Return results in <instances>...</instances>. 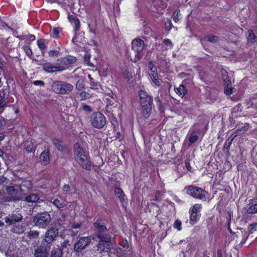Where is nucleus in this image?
<instances>
[{
    "label": "nucleus",
    "mask_w": 257,
    "mask_h": 257,
    "mask_svg": "<svg viewBox=\"0 0 257 257\" xmlns=\"http://www.w3.org/2000/svg\"><path fill=\"white\" fill-rule=\"evenodd\" d=\"M81 226V223H79L78 222L74 223L72 225V227L74 229L79 228Z\"/></svg>",
    "instance_id": "obj_60"
},
{
    "label": "nucleus",
    "mask_w": 257,
    "mask_h": 257,
    "mask_svg": "<svg viewBox=\"0 0 257 257\" xmlns=\"http://www.w3.org/2000/svg\"><path fill=\"white\" fill-rule=\"evenodd\" d=\"M39 199V197L36 194H31L25 198V201L28 202H36Z\"/></svg>",
    "instance_id": "obj_36"
},
{
    "label": "nucleus",
    "mask_w": 257,
    "mask_h": 257,
    "mask_svg": "<svg viewBox=\"0 0 257 257\" xmlns=\"http://www.w3.org/2000/svg\"><path fill=\"white\" fill-rule=\"evenodd\" d=\"M181 14L180 10H176L173 13L172 18L173 21L177 23L178 22L180 19Z\"/></svg>",
    "instance_id": "obj_41"
},
{
    "label": "nucleus",
    "mask_w": 257,
    "mask_h": 257,
    "mask_svg": "<svg viewBox=\"0 0 257 257\" xmlns=\"http://www.w3.org/2000/svg\"><path fill=\"white\" fill-rule=\"evenodd\" d=\"M205 40L208 41V42L212 43H215L217 42L218 40V37L216 36H214L212 35H208L206 36L204 38Z\"/></svg>",
    "instance_id": "obj_39"
},
{
    "label": "nucleus",
    "mask_w": 257,
    "mask_h": 257,
    "mask_svg": "<svg viewBox=\"0 0 257 257\" xmlns=\"http://www.w3.org/2000/svg\"><path fill=\"white\" fill-rule=\"evenodd\" d=\"M62 30L60 28H54L53 29V37L58 38Z\"/></svg>",
    "instance_id": "obj_52"
},
{
    "label": "nucleus",
    "mask_w": 257,
    "mask_h": 257,
    "mask_svg": "<svg viewBox=\"0 0 257 257\" xmlns=\"http://www.w3.org/2000/svg\"><path fill=\"white\" fill-rule=\"evenodd\" d=\"M142 107V114L143 116L145 118H148L150 116L152 112V106L147 105V106Z\"/></svg>",
    "instance_id": "obj_31"
},
{
    "label": "nucleus",
    "mask_w": 257,
    "mask_h": 257,
    "mask_svg": "<svg viewBox=\"0 0 257 257\" xmlns=\"http://www.w3.org/2000/svg\"><path fill=\"white\" fill-rule=\"evenodd\" d=\"M175 92L182 98L187 93L188 90L183 84H180L178 87L174 86Z\"/></svg>",
    "instance_id": "obj_22"
},
{
    "label": "nucleus",
    "mask_w": 257,
    "mask_h": 257,
    "mask_svg": "<svg viewBox=\"0 0 257 257\" xmlns=\"http://www.w3.org/2000/svg\"><path fill=\"white\" fill-rule=\"evenodd\" d=\"M163 43L164 44H165L166 46H168L170 47V48H173V44L171 42V41L169 39H165L163 40Z\"/></svg>",
    "instance_id": "obj_56"
},
{
    "label": "nucleus",
    "mask_w": 257,
    "mask_h": 257,
    "mask_svg": "<svg viewBox=\"0 0 257 257\" xmlns=\"http://www.w3.org/2000/svg\"><path fill=\"white\" fill-rule=\"evenodd\" d=\"M241 111V106L240 104H238L233 107L231 109V113L232 114L237 113L238 112Z\"/></svg>",
    "instance_id": "obj_49"
},
{
    "label": "nucleus",
    "mask_w": 257,
    "mask_h": 257,
    "mask_svg": "<svg viewBox=\"0 0 257 257\" xmlns=\"http://www.w3.org/2000/svg\"><path fill=\"white\" fill-rule=\"evenodd\" d=\"M114 192L115 196L119 199L121 203H123L125 202L126 198L123 191L121 188L116 187L114 188Z\"/></svg>",
    "instance_id": "obj_18"
},
{
    "label": "nucleus",
    "mask_w": 257,
    "mask_h": 257,
    "mask_svg": "<svg viewBox=\"0 0 257 257\" xmlns=\"http://www.w3.org/2000/svg\"><path fill=\"white\" fill-rule=\"evenodd\" d=\"M48 255V250L45 245H40L35 250V257H47Z\"/></svg>",
    "instance_id": "obj_13"
},
{
    "label": "nucleus",
    "mask_w": 257,
    "mask_h": 257,
    "mask_svg": "<svg viewBox=\"0 0 257 257\" xmlns=\"http://www.w3.org/2000/svg\"><path fill=\"white\" fill-rule=\"evenodd\" d=\"M132 50L134 53V58L132 61L136 62L140 60L144 55L145 50V43L143 40L137 38L132 42Z\"/></svg>",
    "instance_id": "obj_2"
},
{
    "label": "nucleus",
    "mask_w": 257,
    "mask_h": 257,
    "mask_svg": "<svg viewBox=\"0 0 257 257\" xmlns=\"http://www.w3.org/2000/svg\"><path fill=\"white\" fill-rule=\"evenodd\" d=\"M39 235V232L36 230H30L28 232V236L31 239L37 238Z\"/></svg>",
    "instance_id": "obj_45"
},
{
    "label": "nucleus",
    "mask_w": 257,
    "mask_h": 257,
    "mask_svg": "<svg viewBox=\"0 0 257 257\" xmlns=\"http://www.w3.org/2000/svg\"><path fill=\"white\" fill-rule=\"evenodd\" d=\"M224 93L226 95H229L232 93V87L231 86V83L229 84H227V83H224Z\"/></svg>",
    "instance_id": "obj_42"
},
{
    "label": "nucleus",
    "mask_w": 257,
    "mask_h": 257,
    "mask_svg": "<svg viewBox=\"0 0 257 257\" xmlns=\"http://www.w3.org/2000/svg\"><path fill=\"white\" fill-rule=\"evenodd\" d=\"M234 137H233L231 135L226 140L223 146V151L227 153L229 152V150L230 149V147L233 141Z\"/></svg>",
    "instance_id": "obj_30"
},
{
    "label": "nucleus",
    "mask_w": 257,
    "mask_h": 257,
    "mask_svg": "<svg viewBox=\"0 0 257 257\" xmlns=\"http://www.w3.org/2000/svg\"><path fill=\"white\" fill-rule=\"evenodd\" d=\"M91 236H84L80 237L75 243L74 249L75 251L79 252L84 249L91 242Z\"/></svg>",
    "instance_id": "obj_9"
},
{
    "label": "nucleus",
    "mask_w": 257,
    "mask_h": 257,
    "mask_svg": "<svg viewBox=\"0 0 257 257\" xmlns=\"http://www.w3.org/2000/svg\"><path fill=\"white\" fill-rule=\"evenodd\" d=\"M49 151L48 149L44 150L40 155V161L42 164L46 165L50 162Z\"/></svg>",
    "instance_id": "obj_16"
},
{
    "label": "nucleus",
    "mask_w": 257,
    "mask_h": 257,
    "mask_svg": "<svg viewBox=\"0 0 257 257\" xmlns=\"http://www.w3.org/2000/svg\"><path fill=\"white\" fill-rule=\"evenodd\" d=\"M69 21L74 25V30L77 31L80 28V22L78 19L74 15H69L68 17Z\"/></svg>",
    "instance_id": "obj_25"
},
{
    "label": "nucleus",
    "mask_w": 257,
    "mask_h": 257,
    "mask_svg": "<svg viewBox=\"0 0 257 257\" xmlns=\"http://www.w3.org/2000/svg\"><path fill=\"white\" fill-rule=\"evenodd\" d=\"M166 0H154L153 4L157 11L162 10L167 6Z\"/></svg>",
    "instance_id": "obj_19"
},
{
    "label": "nucleus",
    "mask_w": 257,
    "mask_h": 257,
    "mask_svg": "<svg viewBox=\"0 0 257 257\" xmlns=\"http://www.w3.org/2000/svg\"><path fill=\"white\" fill-rule=\"evenodd\" d=\"M33 83L36 86H44L45 84L44 82L42 80H36Z\"/></svg>",
    "instance_id": "obj_58"
},
{
    "label": "nucleus",
    "mask_w": 257,
    "mask_h": 257,
    "mask_svg": "<svg viewBox=\"0 0 257 257\" xmlns=\"http://www.w3.org/2000/svg\"><path fill=\"white\" fill-rule=\"evenodd\" d=\"M248 36L247 37V41L251 44H254L257 43V37L255 35L253 31L251 29L248 31Z\"/></svg>",
    "instance_id": "obj_27"
},
{
    "label": "nucleus",
    "mask_w": 257,
    "mask_h": 257,
    "mask_svg": "<svg viewBox=\"0 0 257 257\" xmlns=\"http://www.w3.org/2000/svg\"><path fill=\"white\" fill-rule=\"evenodd\" d=\"M60 52L56 50H52L48 52V55L50 57H56L59 56Z\"/></svg>",
    "instance_id": "obj_46"
},
{
    "label": "nucleus",
    "mask_w": 257,
    "mask_h": 257,
    "mask_svg": "<svg viewBox=\"0 0 257 257\" xmlns=\"http://www.w3.org/2000/svg\"><path fill=\"white\" fill-rule=\"evenodd\" d=\"M165 24L167 29L170 30L171 29L172 23L170 21H166Z\"/></svg>",
    "instance_id": "obj_59"
},
{
    "label": "nucleus",
    "mask_w": 257,
    "mask_h": 257,
    "mask_svg": "<svg viewBox=\"0 0 257 257\" xmlns=\"http://www.w3.org/2000/svg\"><path fill=\"white\" fill-rule=\"evenodd\" d=\"M19 186L22 193L31 189L33 185L31 181L29 180H25L23 181Z\"/></svg>",
    "instance_id": "obj_21"
},
{
    "label": "nucleus",
    "mask_w": 257,
    "mask_h": 257,
    "mask_svg": "<svg viewBox=\"0 0 257 257\" xmlns=\"http://www.w3.org/2000/svg\"><path fill=\"white\" fill-rule=\"evenodd\" d=\"M43 70L47 73H56L60 72L59 66H54L51 63H46L42 65Z\"/></svg>",
    "instance_id": "obj_14"
},
{
    "label": "nucleus",
    "mask_w": 257,
    "mask_h": 257,
    "mask_svg": "<svg viewBox=\"0 0 257 257\" xmlns=\"http://www.w3.org/2000/svg\"><path fill=\"white\" fill-rule=\"evenodd\" d=\"M82 108L83 110L87 111V112L92 111V109H91V107L89 105L85 104H82Z\"/></svg>",
    "instance_id": "obj_54"
},
{
    "label": "nucleus",
    "mask_w": 257,
    "mask_h": 257,
    "mask_svg": "<svg viewBox=\"0 0 257 257\" xmlns=\"http://www.w3.org/2000/svg\"><path fill=\"white\" fill-rule=\"evenodd\" d=\"M187 193L192 197L202 200H206L208 198V193L202 188L198 186L190 185L185 187Z\"/></svg>",
    "instance_id": "obj_4"
},
{
    "label": "nucleus",
    "mask_w": 257,
    "mask_h": 257,
    "mask_svg": "<svg viewBox=\"0 0 257 257\" xmlns=\"http://www.w3.org/2000/svg\"><path fill=\"white\" fill-rule=\"evenodd\" d=\"M202 208V205L201 204H195L193 205L191 211L197 213L198 211H200Z\"/></svg>",
    "instance_id": "obj_51"
},
{
    "label": "nucleus",
    "mask_w": 257,
    "mask_h": 257,
    "mask_svg": "<svg viewBox=\"0 0 257 257\" xmlns=\"http://www.w3.org/2000/svg\"><path fill=\"white\" fill-rule=\"evenodd\" d=\"M87 76L89 80L90 88L92 89H98L100 87V84L97 82L95 81L94 79L91 77V75L88 74Z\"/></svg>",
    "instance_id": "obj_33"
},
{
    "label": "nucleus",
    "mask_w": 257,
    "mask_h": 257,
    "mask_svg": "<svg viewBox=\"0 0 257 257\" xmlns=\"http://www.w3.org/2000/svg\"><path fill=\"white\" fill-rule=\"evenodd\" d=\"M249 127V124L248 123H246L244 126H242L241 128L236 130V131L233 132L232 134L231 135L234 138H235L236 137L241 135L244 134L247 130H248Z\"/></svg>",
    "instance_id": "obj_20"
},
{
    "label": "nucleus",
    "mask_w": 257,
    "mask_h": 257,
    "mask_svg": "<svg viewBox=\"0 0 257 257\" xmlns=\"http://www.w3.org/2000/svg\"><path fill=\"white\" fill-rule=\"evenodd\" d=\"M108 95L109 97H107L105 99L107 102V106L114 105V103L116 102L115 95L111 92L108 93Z\"/></svg>",
    "instance_id": "obj_29"
},
{
    "label": "nucleus",
    "mask_w": 257,
    "mask_h": 257,
    "mask_svg": "<svg viewBox=\"0 0 257 257\" xmlns=\"http://www.w3.org/2000/svg\"><path fill=\"white\" fill-rule=\"evenodd\" d=\"M24 227L21 225H18L13 228V231L18 234H21L24 231Z\"/></svg>",
    "instance_id": "obj_44"
},
{
    "label": "nucleus",
    "mask_w": 257,
    "mask_h": 257,
    "mask_svg": "<svg viewBox=\"0 0 257 257\" xmlns=\"http://www.w3.org/2000/svg\"><path fill=\"white\" fill-rule=\"evenodd\" d=\"M74 154L75 159L83 169L86 170H91V164L89 156L78 143L74 145Z\"/></svg>",
    "instance_id": "obj_1"
},
{
    "label": "nucleus",
    "mask_w": 257,
    "mask_h": 257,
    "mask_svg": "<svg viewBox=\"0 0 257 257\" xmlns=\"http://www.w3.org/2000/svg\"><path fill=\"white\" fill-rule=\"evenodd\" d=\"M149 75L152 81L156 86H159L160 85V82L158 80L157 71H149Z\"/></svg>",
    "instance_id": "obj_28"
},
{
    "label": "nucleus",
    "mask_w": 257,
    "mask_h": 257,
    "mask_svg": "<svg viewBox=\"0 0 257 257\" xmlns=\"http://www.w3.org/2000/svg\"><path fill=\"white\" fill-rule=\"evenodd\" d=\"M51 257H62V250L60 248H57L52 251Z\"/></svg>",
    "instance_id": "obj_40"
},
{
    "label": "nucleus",
    "mask_w": 257,
    "mask_h": 257,
    "mask_svg": "<svg viewBox=\"0 0 257 257\" xmlns=\"http://www.w3.org/2000/svg\"><path fill=\"white\" fill-rule=\"evenodd\" d=\"M97 251L100 253L103 252H108L110 249V246L109 244L104 243L103 242H99L97 245Z\"/></svg>",
    "instance_id": "obj_23"
},
{
    "label": "nucleus",
    "mask_w": 257,
    "mask_h": 257,
    "mask_svg": "<svg viewBox=\"0 0 257 257\" xmlns=\"http://www.w3.org/2000/svg\"><path fill=\"white\" fill-rule=\"evenodd\" d=\"M3 63L2 60L0 59V74L1 75L2 73L3 72Z\"/></svg>",
    "instance_id": "obj_64"
},
{
    "label": "nucleus",
    "mask_w": 257,
    "mask_h": 257,
    "mask_svg": "<svg viewBox=\"0 0 257 257\" xmlns=\"http://www.w3.org/2000/svg\"><path fill=\"white\" fill-rule=\"evenodd\" d=\"M18 250L12 245L6 253L7 257H18Z\"/></svg>",
    "instance_id": "obj_26"
},
{
    "label": "nucleus",
    "mask_w": 257,
    "mask_h": 257,
    "mask_svg": "<svg viewBox=\"0 0 257 257\" xmlns=\"http://www.w3.org/2000/svg\"><path fill=\"white\" fill-rule=\"evenodd\" d=\"M246 212L248 214L257 213V203L251 204L250 203L246 207Z\"/></svg>",
    "instance_id": "obj_34"
},
{
    "label": "nucleus",
    "mask_w": 257,
    "mask_h": 257,
    "mask_svg": "<svg viewBox=\"0 0 257 257\" xmlns=\"http://www.w3.org/2000/svg\"><path fill=\"white\" fill-rule=\"evenodd\" d=\"M90 121L93 127L97 128H101L106 124V118L102 113L100 112H96L91 115Z\"/></svg>",
    "instance_id": "obj_7"
},
{
    "label": "nucleus",
    "mask_w": 257,
    "mask_h": 257,
    "mask_svg": "<svg viewBox=\"0 0 257 257\" xmlns=\"http://www.w3.org/2000/svg\"><path fill=\"white\" fill-rule=\"evenodd\" d=\"M94 226L96 230V235L107 231L105 224L101 220L98 219L94 223Z\"/></svg>",
    "instance_id": "obj_15"
},
{
    "label": "nucleus",
    "mask_w": 257,
    "mask_h": 257,
    "mask_svg": "<svg viewBox=\"0 0 257 257\" xmlns=\"http://www.w3.org/2000/svg\"><path fill=\"white\" fill-rule=\"evenodd\" d=\"M5 97V93L4 91H0V101Z\"/></svg>",
    "instance_id": "obj_63"
},
{
    "label": "nucleus",
    "mask_w": 257,
    "mask_h": 257,
    "mask_svg": "<svg viewBox=\"0 0 257 257\" xmlns=\"http://www.w3.org/2000/svg\"><path fill=\"white\" fill-rule=\"evenodd\" d=\"M174 227L180 231L182 229V222L179 220H176L174 223Z\"/></svg>",
    "instance_id": "obj_47"
},
{
    "label": "nucleus",
    "mask_w": 257,
    "mask_h": 257,
    "mask_svg": "<svg viewBox=\"0 0 257 257\" xmlns=\"http://www.w3.org/2000/svg\"><path fill=\"white\" fill-rule=\"evenodd\" d=\"M50 202L52 203L58 208H63L65 206L64 202L62 200L57 198L53 199V201L52 199H51Z\"/></svg>",
    "instance_id": "obj_35"
},
{
    "label": "nucleus",
    "mask_w": 257,
    "mask_h": 257,
    "mask_svg": "<svg viewBox=\"0 0 257 257\" xmlns=\"http://www.w3.org/2000/svg\"><path fill=\"white\" fill-rule=\"evenodd\" d=\"M199 139L198 135L194 133H191L189 136L188 145L191 146L192 144L196 142Z\"/></svg>",
    "instance_id": "obj_37"
},
{
    "label": "nucleus",
    "mask_w": 257,
    "mask_h": 257,
    "mask_svg": "<svg viewBox=\"0 0 257 257\" xmlns=\"http://www.w3.org/2000/svg\"><path fill=\"white\" fill-rule=\"evenodd\" d=\"M58 233V229L55 227H51L48 229L45 235V242L47 244H50L56 239Z\"/></svg>",
    "instance_id": "obj_10"
},
{
    "label": "nucleus",
    "mask_w": 257,
    "mask_h": 257,
    "mask_svg": "<svg viewBox=\"0 0 257 257\" xmlns=\"http://www.w3.org/2000/svg\"><path fill=\"white\" fill-rule=\"evenodd\" d=\"M8 179L3 176H0V185H5L7 183Z\"/></svg>",
    "instance_id": "obj_57"
},
{
    "label": "nucleus",
    "mask_w": 257,
    "mask_h": 257,
    "mask_svg": "<svg viewBox=\"0 0 257 257\" xmlns=\"http://www.w3.org/2000/svg\"><path fill=\"white\" fill-rule=\"evenodd\" d=\"M76 60L77 59L75 57L70 55L58 59L57 62L59 71L62 72L67 69L69 65L74 64Z\"/></svg>",
    "instance_id": "obj_8"
},
{
    "label": "nucleus",
    "mask_w": 257,
    "mask_h": 257,
    "mask_svg": "<svg viewBox=\"0 0 257 257\" xmlns=\"http://www.w3.org/2000/svg\"><path fill=\"white\" fill-rule=\"evenodd\" d=\"M220 72H221L224 82L227 83V85L230 84L231 81L228 77L227 72L224 69H222L221 70Z\"/></svg>",
    "instance_id": "obj_38"
},
{
    "label": "nucleus",
    "mask_w": 257,
    "mask_h": 257,
    "mask_svg": "<svg viewBox=\"0 0 257 257\" xmlns=\"http://www.w3.org/2000/svg\"><path fill=\"white\" fill-rule=\"evenodd\" d=\"M23 49L27 56L30 57L33 55L32 51L29 46H24Z\"/></svg>",
    "instance_id": "obj_50"
},
{
    "label": "nucleus",
    "mask_w": 257,
    "mask_h": 257,
    "mask_svg": "<svg viewBox=\"0 0 257 257\" xmlns=\"http://www.w3.org/2000/svg\"><path fill=\"white\" fill-rule=\"evenodd\" d=\"M51 220L50 215L47 212L38 214L34 218L33 222L39 228H45Z\"/></svg>",
    "instance_id": "obj_5"
},
{
    "label": "nucleus",
    "mask_w": 257,
    "mask_h": 257,
    "mask_svg": "<svg viewBox=\"0 0 257 257\" xmlns=\"http://www.w3.org/2000/svg\"><path fill=\"white\" fill-rule=\"evenodd\" d=\"M6 193L8 195L7 200L8 201H18L22 199V193L19 186L7 187Z\"/></svg>",
    "instance_id": "obj_6"
},
{
    "label": "nucleus",
    "mask_w": 257,
    "mask_h": 257,
    "mask_svg": "<svg viewBox=\"0 0 257 257\" xmlns=\"http://www.w3.org/2000/svg\"><path fill=\"white\" fill-rule=\"evenodd\" d=\"M37 45L39 48L41 50L42 54L44 55L47 48L46 45L45 43V40L43 39L38 40Z\"/></svg>",
    "instance_id": "obj_32"
},
{
    "label": "nucleus",
    "mask_w": 257,
    "mask_h": 257,
    "mask_svg": "<svg viewBox=\"0 0 257 257\" xmlns=\"http://www.w3.org/2000/svg\"><path fill=\"white\" fill-rule=\"evenodd\" d=\"M70 191V187L68 184L65 185L62 189L63 193L64 194H69Z\"/></svg>",
    "instance_id": "obj_53"
},
{
    "label": "nucleus",
    "mask_w": 257,
    "mask_h": 257,
    "mask_svg": "<svg viewBox=\"0 0 257 257\" xmlns=\"http://www.w3.org/2000/svg\"><path fill=\"white\" fill-rule=\"evenodd\" d=\"M22 218L23 217L21 214L17 212L13 213L12 214H10L5 218V222L7 224L11 225L17 222L20 221L21 220Z\"/></svg>",
    "instance_id": "obj_12"
},
{
    "label": "nucleus",
    "mask_w": 257,
    "mask_h": 257,
    "mask_svg": "<svg viewBox=\"0 0 257 257\" xmlns=\"http://www.w3.org/2000/svg\"><path fill=\"white\" fill-rule=\"evenodd\" d=\"M149 71H157V68L152 62H150L149 63Z\"/></svg>",
    "instance_id": "obj_55"
},
{
    "label": "nucleus",
    "mask_w": 257,
    "mask_h": 257,
    "mask_svg": "<svg viewBox=\"0 0 257 257\" xmlns=\"http://www.w3.org/2000/svg\"><path fill=\"white\" fill-rule=\"evenodd\" d=\"M185 167L187 168L188 171H191V167L190 166V163L189 162L186 161L185 162Z\"/></svg>",
    "instance_id": "obj_61"
},
{
    "label": "nucleus",
    "mask_w": 257,
    "mask_h": 257,
    "mask_svg": "<svg viewBox=\"0 0 257 257\" xmlns=\"http://www.w3.org/2000/svg\"><path fill=\"white\" fill-rule=\"evenodd\" d=\"M52 142L55 147L59 151L62 152L65 149L66 147L63 143L59 139L56 138L52 139Z\"/></svg>",
    "instance_id": "obj_17"
},
{
    "label": "nucleus",
    "mask_w": 257,
    "mask_h": 257,
    "mask_svg": "<svg viewBox=\"0 0 257 257\" xmlns=\"http://www.w3.org/2000/svg\"><path fill=\"white\" fill-rule=\"evenodd\" d=\"M190 219L191 224H194L196 223L198 221L197 213L191 211Z\"/></svg>",
    "instance_id": "obj_43"
},
{
    "label": "nucleus",
    "mask_w": 257,
    "mask_h": 257,
    "mask_svg": "<svg viewBox=\"0 0 257 257\" xmlns=\"http://www.w3.org/2000/svg\"><path fill=\"white\" fill-rule=\"evenodd\" d=\"M96 236L100 239L99 242L109 243L111 241L110 235L106 233V232L97 234Z\"/></svg>",
    "instance_id": "obj_24"
},
{
    "label": "nucleus",
    "mask_w": 257,
    "mask_h": 257,
    "mask_svg": "<svg viewBox=\"0 0 257 257\" xmlns=\"http://www.w3.org/2000/svg\"><path fill=\"white\" fill-rule=\"evenodd\" d=\"M80 96L81 97V99L85 100L88 98H89L91 95L88 92L86 91H82L80 93Z\"/></svg>",
    "instance_id": "obj_48"
},
{
    "label": "nucleus",
    "mask_w": 257,
    "mask_h": 257,
    "mask_svg": "<svg viewBox=\"0 0 257 257\" xmlns=\"http://www.w3.org/2000/svg\"><path fill=\"white\" fill-rule=\"evenodd\" d=\"M89 58H90V57L89 56H86L85 57V61L86 62H87L88 66H92L93 65L91 63H90L89 62Z\"/></svg>",
    "instance_id": "obj_62"
},
{
    "label": "nucleus",
    "mask_w": 257,
    "mask_h": 257,
    "mask_svg": "<svg viewBox=\"0 0 257 257\" xmlns=\"http://www.w3.org/2000/svg\"><path fill=\"white\" fill-rule=\"evenodd\" d=\"M73 89V86L67 82L55 81L51 85V89L55 93L59 94H68Z\"/></svg>",
    "instance_id": "obj_3"
},
{
    "label": "nucleus",
    "mask_w": 257,
    "mask_h": 257,
    "mask_svg": "<svg viewBox=\"0 0 257 257\" xmlns=\"http://www.w3.org/2000/svg\"><path fill=\"white\" fill-rule=\"evenodd\" d=\"M139 96L142 107H146L149 105H152V99L151 97L146 93V92L143 90H141L139 92Z\"/></svg>",
    "instance_id": "obj_11"
}]
</instances>
